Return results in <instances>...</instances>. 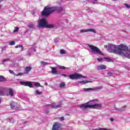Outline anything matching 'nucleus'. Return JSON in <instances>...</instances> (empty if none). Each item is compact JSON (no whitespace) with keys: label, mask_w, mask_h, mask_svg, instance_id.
<instances>
[{"label":"nucleus","mask_w":130,"mask_h":130,"mask_svg":"<svg viewBox=\"0 0 130 130\" xmlns=\"http://www.w3.org/2000/svg\"><path fill=\"white\" fill-rule=\"evenodd\" d=\"M8 121L9 122H14V120H13V118H9L7 119Z\"/></svg>","instance_id":"nucleus-35"},{"label":"nucleus","mask_w":130,"mask_h":130,"mask_svg":"<svg viewBox=\"0 0 130 130\" xmlns=\"http://www.w3.org/2000/svg\"><path fill=\"white\" fill-rule=\"evenodd\" d=\"M94 101H98V100H95Z\"/></svg>","instance_id":"nucleus-51"},{"label":"nucleus","mask_w":130,"mask_h":130,"mask_svg":"<svg viewBox=\"0 0 130 130\" xmlns=\"http://www.w3.org/2000/svg\"><path fill=\"white\" fill-rule=\"evenodd\" d=\"M28 27L30 28H33L35 27V25L33 24H30L28 25Z\"/></svg>","instance_id":"nucleus-32"},{"label":"nucleus","mask_w":130,"mask_h":130,"mask_svg":"<svg viewBox=\"0 0 130 130\" xmlns=\"http://www.w3.org/2000/svg\"><path fill=\"white\" fill-rule=\"evenodd\" d=\"M105 59H106L108 62L111 61V59L108 57H105Z\"/></svg>","instance_id":"nucleus-40"},{"label":"nucleus","mask_w":130,"mask_h":130,"mask_svg":"<svg viewBox=\"0 0 130 130\" xmlns=\"http://www.w3.org/2000/svg\"><path fill=\"white\" fill-rule=\"evenodd\" d=\"M41 63L43 66H47V64H49V62H45V61H42V62H41Z\"/></svg>","instance_id":"nucleus-26"},{"label":"nucleus","mask_w":130,"mask_h":130,"mask_svg":"<svg viewBox=\"0 0 130 130\" xmlns=\"http://www.w3.org/2000/svg\"><path fill=\"white\" fill-rule=\"evenodd\" d=\"M113 1H117V0H113Z\"/></svg>","instance_id":"nucleus-52"},{"label":"nucleus","mask_w":130,"mask_h":130,"mask_svg":"<svg viewBox=\"0 0 130 130\" xmlns=\"http://www.w3.org/2000/svg\"><path fill=\"white\" fill-rule=\"evenodd\" d=\"M9 73L10 74H11L12 75H14L15 76V75H16V74L15 73V72H14V71H12V70H9Z\"/></svg>","instance_id":"nucleus-38"},{"label":"nucleus","mask_w":130,"mask_h":130,"mask_svg":"<svg viewBox=\"0 0 130 130\" xmlns=\"http://www.w3.org/2000/svg\"><path fill=\"white\" fill-rule=\"evenodd\" d=\"M32 70V67H26L24 69V74H28L29 72H31Z\"/></svg>","instance_id":"nucleus-15"},{"label":"nucleus","mask_w":130,"mask_h":130,"mask_svg":"<svg viewBox=\"0 0 130 130\" xmlns=\"http://www.w3.org/2000/svg\"><path fill=\"white\" fill-rule=\"evenodd\" d=\"M80 32L82 33H85V32H88V30L81 29Z\"/></svg>","instance_id":"nucleus-39"},{"label":"nucleus","mask_w":130,"mask_h":130,"mask_svg":"<svg viewBox=\"0 0 130 130\" xmlns=\"http://www.w3.org/2000/svg\"><path fill=\"white\" fill-rule=\"evenodd\" d=\"M38 26L39 28H53L54 27V24H48L46 22L45 18H42L38 24Z\"/></svg>","instance_id":"nucleus-2"},{"label":"nucleus","mask_w":130,"mask_h":130,"mask_svg":"<svg viewBox=\"0 0 130 130\" xmlns=\"http://www.w3.org/2000/svg\"><path fill=\"white\" fill-rule=\"evenodd\" d=\"M61 105L62 104L59 103V104L53 103L52 105H48L47 106L49 107V108H54L56 109L57 108H59V107H61Z\"/></svg>","instance_id":"nucleus-10"},{"label":"nucleus","mask_w":130,"mask_h":130,"mask_svg":"<svg viewBox=\"0 0 130 130\" xmlns=\"http://www.w3.org/2000/svg\"><path fill=\"white\" fill-rule=\"evenodd\" d=\"M54 8V12H58V13H61L63 10L62 7H53Z\"/></svg>","instance_id":"nucleus-14"},{"label":"nucleus","mask_w":130,"mask_h":130,"mask_svg":"<svg viewBox=\"0 0 130 130\" xmlns=\"http://www.w3.org/2000/svg\"><path fill=\"white\" fill-rule=\"evenodd\" d=\"M108 51L111 53H115L120 55H123L128 58H130V48L122 44L120 45H115L113 44H109Z\"/></svg>","instance_id":"nucleus-1"},{"label":"nucleus","mask_w":130,"mask_h":130,"mask_svg":"<svg viewBox=\"0 0 130 130\" xmlns=\"http://www.w3.org/2000/svg\"><path fill=\"white\" fill-rule=\"evenodd\" d=\"M88 83H92V81L83 80L81 81H78V84H87Z\"/></svg>","instance_id":"nucleus-18"},{"label":"nucleus","mask_w":130,"mask_h":130,"mask_svg":"<svg viewBox=\"0 0 130 130\" xmlns=\"http://www.w3.org/2000/svg\"><path fill=\"white\" fill-rule=\"evenodd\" d=\"M0 82H5V78L4 76H0Z\"/></svg>","instance_id":"nucleus-31"},{"label":"nucleus","mask_w":130,"mask_h":130,"mask_svg":"<svg viewBox=\"0 0 130 130\" xmlns=\"http://www.w3.org/2000/svg\"><path fill=\"white\" fill-rule=\"evenodd\" d=\"M68 77H69L71 80H78L82 78H87V76H83V75L78 73H75L74 74L68 75Z\"/></svg>","instance_id":"nucleus-5"},{"label":"nucleus","mask_w":130,"mask_h":130,"mask_svg":"<svg viewBox=\"0 0 130 130\" xmlns=\"http://www.w3.org/2000/svg\"><path fill=\"white\" fill-rule=\"evenodd\" d=\"M97 60H98V61H102V60H103V59L101 58H98Z\"/></svg>","instance_id":"nucleus-43"},{"label":"nucleus","mask_w":130,"mask_h":130,"mask_svg":"<svg viewBox=\"0 0 130 130\" xmlns=\"http://www.w3.org/2000/svg\"><path fill=\"white\" fill-rule=\"evenodd\" d=\"M88 2H90L92 3V4H93V5H95V4H97V0H88Z\"/></svg>","instance_id":"nucleus-27"},{"label":"nucleus","mask_w":130,"mask_h":130,"mask_svg":"<svg viewBox=\"0 0 130 130\" xmlns=\"http://www.w3.org/2000/svg\"><path fill=\"white\" fill-rule=\"evenodd\" d=\"M101 89H103V86H98L94 87L93 88H83L82 91L84 92H89V91H96L97 90H101Z\"/></svg>","instance_id":"nucleus-7"},{"label":"nucleus","mask_w":130,"mask_h":130,"mask_svg":"<svg viewBox=\"0 0 130 130\" xmlns=\"http://www.w3.org/2000/svg\"><path fill=\"white\" fill-rule=\"evenodd\" d=\"M54 12V7H48L46 6L44 8V10L42 12V16H49L51 13Z\"/></svg>","instance_id":"nucleus-4"},{"label":"nucleus","mask_w":130,"mask_h":130,"mask_svg":"<svg viewBox=\"0 0 130 130\" xmlns=\"http://www.w3.org/2000/svg\"><path fill=\"white\" fill-rule=\"evenodd\" d=\"M60 54H65L66 51L63 49H61V50H60Z\"/></svg>","instance_id":"nucleus-29"},{"label":"nucleus","mask_w":130,"mask_h":130,"mask_svg":"<svg viewBox=\"0 0 130 130\" xmlns=\"http://www.w3.org/2000/svg\"><path fill=\"white\" fill-rule=\"evenodd\" d=\"M108 76H109V77H111V76H112V73L111 72H108L107 74Z\"/></svg>","instance_id":"nucleus-42"},{"label":"nucleus","mask_w":130,"mask_h":130,"mask_svg":"<svg viewBox=\"0 0 130 130\" xmlns=\"http://www.w3.org/2000/svg\"><path fill=\"white\" fill-rule=\"evenodd\" d=\"M16 44V42L15 41H11L9 43V45H15Z\"/></svg>","instance_id":"nucleus-33"},{"label":"nucleus","mask_w":130,"mask_h":130,"mask_svg":"<svg viewBox=\"0 0 130 130\" xmlns=\"http://www.w3.org/2000/svg\"><path fill=\"white\" fill-rule=\"evenodd\" d=\"M110 121H114V119H113V118H110Z\"/></svg>","instance_id":"nucleus-47"},{"label":"nucleus","mask_w":130,"mask_h":130,"mask_svg":"<svg viewBox=\"0 0 130 130\" xmlns=\"http://www.w3.org/2000/svg\"><path fill=\"white\" fill-rule=\"evenodd\" d=\"M107 47H108V46L107 45H105L104 46L105 48H107Z\"/></svg>","instance_id":"nucleus-48"},{"label":"nucleus","mask_w":130,"mask_h":130,"mask_svg":"<svg viewBox=\"0 0 130 130\" xmlns=\"http://www.w3.org/2000/svg\"><path fill=\"white\" fill-rule=\"evenodd\" d=\"M32 84L34 85L36 87H41L42 88H43V86L42 85H40V83L38 82H32Z\"/></svg>","instance_id":"nucleus-20"},{"label":"nucleus","mask_w":130,"mask_h":130,"mask_svg":"<svg viewBox=\"0 0 130 130\" xmlns=\"http://www.w3.org/2000/svg\"><path fill=\"white\" fill-rule=\"evenodd\" d=\"M87 32H92L93 33H96V31L94 29L90 28L87 30Z\"/></svg>","instance_id":"nucleus-24"},{"label":"nucleus","mask_w":130,"mask_h":130,"mask_svg":"<svg viewBox=\"0 0 130 130\" xmlns=\"http://www.w3.org/2000/svg\"><path fill=\"white\" fill-rule=\"evenodd\" d=\"M15 29L13 31L14 33H16V32H18L19 31V27H15Z\"/></svg>","instance_id":"nucleus-36"},{"label":"nucleus","mask_w":130,"mask_h":130,"mask_svg":"<svg viewBox=\"0 0 130 130\" xmlns=\"http://www.w3.org/2000/svg\"><path fill=\"white\" fill-rule=\"evenodd\" d=\"M93 130H111V129H108L107 128H100L99 129H94Z\"/></svg>","instance_id":"nucleus-25"},{"label":"nucleus","mask_w":130,"mask_h":130,"mask_svg":"<svg viewBox=\"0 0 130 130\" xmlns=\"http://www.w3.org/2000/svg\"><path fill=\"white\" fill-rule=\"evenodd\" d=\"M52 70L51 73L52 75H60V72H58L56 67H50Z\"/></svg>","instance_id":"nucleus-13"},{"label":"nucleus","mask_w":130,"mask_h":130,"mask_svg":"<svg viewBox=\"0 0 130 130\" xmlns=\"http://www.w3.org/2000/svg\"><path fill=\"white\" fill-rule=\"evenodd\" d=\"M36 94L37 95H41V94H42V91H39L38 90H37L36 91Z\"/></svg>","instance_id":"nucleus-30"},{"label":"nucleus","mask_w":130,"mask_h":130,"mask_svg":"<svg viewBox=\"0 0 130 130\" xmlns=\"http://www.w3.org/2000/svg\"><path fill=\"white\" fill-rule=\"evenodd\" d=\"M58 119L60 120V121H62V120H64V117H59Z\"/></svg>","instance_id":"nucleus-34"},{"label":"nucleus","mask_w":130,"mask_h":130,"mask_svg":"<svg viewBox=\"0 0 130 130\" xmlns=\"http://www.w3.org/2000/svg\"><path fill=\"white\" fill-rule=\"evenodd\" d=\"M10 106L12 109H14L15 110H18L19 109H21V106L19 105L17 103L13 102L10 104Z\"/></svg>","instance_id":"nucleus-9"},{"label":"nucleus","mask_w":130,"mask_h":130,"mask_svg":"<svg viewBox=\"0 0 130 130\" xmlns=\"http://www.w3.org/2000/svg\"><path fill=\"white\" fill-rule=\"evenodd\" d=\"M45 86H47V83H45Z\"/></svg>","instance_id":"nucleus-50"},{"label":"nucleus","mask_w":130,"mask_h":130,"mask_svg":"<svg viewBox=\"0 0 130 130\" xmlns=\"http://www.w3.org/2000/svg\"><path fill=\"white\" fill-rule=\"evenodd\" d=\"M54 41H55V42L56 43H57V42H58V39H55L54 40Z\"/></svg>","instance_id":"nucleus-46"},{"label":"nucleus","mask_w":130,"mask_h":130,"mask_svg":"<svg viewBox=\"0 0 130 130\" xmlns=\"http://www.w3.org/2000/svg\"><path fill=\"white\" fill-rule=\"evenodd\" d=\"M8 93L10 96H11V97L14 96L15 95V94L14 93V90L12 88H9L8 89Z\"/></svg>","instance_id":"nucleus-17"},{"label":"nucleus","mask_w":130,"mask_h":130,"mask_svg":"<svg viewBox=\"0 0 130 130\" xmlns=\"http://www.w3.org/2000/svg\"><path fill=\"white\" fill-rule=\"evenodd\" d=\"M89 47L94 54H101V50L98 47L93 45H89Z\"/></svg>","instance_id":"nucleus-6"},{"label":"nucleus","mask_w":130,"mask_h":130,"mask_svg":"<svg viewBox=\"0 0 130 130\" xmlns=\"http://www.w3.org/2000/svg\"><path fill=\"white\" fill-rule=\"evenodd\" d=\"M66 86V83L64 82H62L59 85V88H63V87Z\"/></svg>","instance_id":"nucleus-23"},{"label":"nucleus","mask_w":130,"mask_h":130,"mask_svg":"<svg viewBox=\"0 0 130 130\" xmlns=\"http://www.w3.org/2000/svg\"><path fill=\"white\" fill-rule=\"evenodd\" d=\"M60 126L61 124L59 123H55L53 126L52 130H60Z\"/></svg>","instance_id":"nucleus-12"},{"label":"nucleus","mask_w":130,"mask_h":130,"mask_svg":"<svg viewBox=\"0 0 130 130\" xmlns=\"http://www.w3.org/2000/svg\"><path fill=\"white\" fill-rule=\"evenodd\" d=\"M24 73H18L17 76H22V75H23Z\"/></svg>","instance_id":"nucleus-45"},{"label":"nucleus","mask_w":130,"mask_h":130,"mask_svg":"<svg viewBox=\"0 0 130 130\" xmlns=\"http://www.w3.org/2000/svg\"><path fill=\"white\" fill-rule=\"evenodd\" d=\"M34 52H36V49L35 48L31 47L27 51L26 55H27V56H31L32 54H34Z\"/></svg>","instance_id":"nucleus-11"},{"label":"nucleus","mask_w":130,"mask_h":130,"mask_svg":"<svg viewBox=\"0 0 130 130\" xmlns=\"http://www.w3.org/2000/svg\"><path fill=\"white\" fill-rule=\"evenodd\" d=\"M2 103V99L0 98V104Z\"/></svg>","instance_id":"nucleus-49"},{"label":"nucleus","mask_w":130,"mask_h":130,"mask_svg":"<svg viewBox=\"0 0 130 130\" xmlns=\"http://www.w3.org/2000/svg\"><path fill=\"white\" fill-rule=\"evenodd\" d=\"M61 76H62L63 77H64L65 78L67 77H69V75H66V74H61Z\"/></svg>","instance_id":"nucleus-44"},{"label":"nucleus","mask_w":130,"mask_h":130,"mask_svg":"<svg viewBox=\"0 0 130 130\" xmlns=\"http://www.w3.org/2000/svg\"><path fill=\"white\" fill-rule=\"evenodd\" d=\"M6 90L5 88H3L1 90H0V96H5L6 95V93L5 91Z\"/></svg>","instance_id":"nucleus-19"},{"label":"nucleus","mask_w":130,"mask_h":130,"mask_svg":"<svg viewBox=\"0 0 130 130\" xmlns=\"http://www.w3.org/2000/svg\"><path fill=\"white\" fill-rule=\"evenodd\" d=\"M9 60H10V59L7 58V59L3 60V62H6V61H9Z\"/></svg>","instance_id":"nucleus-41"},{"label":"nucleus","mask_w":130,"mask_h":130,"mask_svg":"<svg viewBox=\"0 0 130 130\" xmlns=\"http://www.w3.org/2000/svg\"><path fill=\"white\" fill-rule=\"evenodd\" d=\"M124 108H125V106H124L121 109H116V110H117L118 111H124V110H125Z\"/></svg>","instance_id":"nucleus-22"},{"label":"nucleus","mask_w":130,"mask_h":130,"mask_svg":"<svg viewBox=\"0 0 130 130\" xmlns=\"http://www.w3.org/2000/svg\"><path fill=\"white\" fill-rule=\"evenodd\" d=\"M15 47V48H19V47H20L21 48V51H24V47L22 45H17Z\"/></svg>","instance_id":"nucleus-21"},{"label":"nucleus","mask_w":130,"mask_h":130,"mask_svg":"<svg viewBox=\"0 0 130 130\" xmlns=\"http://www.w3.org/2000/svg\"><path fill=\"white\" fill-rule=\"evenodd\" d=\"M102 104H95L94 105L82 104L80 105V108H92L93 109H101Z\"/></svg>","instance_id":"nucleus-3"},{"label":"nucleus","mask_w":130,"mask_h":130,"mask_svg":"<svg viewBox=\"0 0 130 130\" xmlns=\"http://www.w3.org/2000/svg\"><path fill=\"white\" fill-rule=\"evenodd\" d=\"M58 68L60 70H66V69H67V68L64 67V66H58Z\"/></svg>","instance_id":"nucleus-28"},{"label":"nucleus","mask_w":130,"mask_h":130,"mask_svg":"<svg viewBox=\"0 0 130 130\" xmlns=\"http://www.w3.org/2000/svg\"><path fill=\"white\" fill-rule=\"evenodd\" d=\"M96 68L98 71H100L101 70H106V66L104 64L100 65L98 66Z\"/></svg>","instance_id":"nucleus-16"},{"label":"nucleus","mask_w":130,"mask_h":130,"mask_svg":"<svg viewBox=\"0 0 130 130\" xmlns=\"http://www.w3.org/2000/svg\"><path fill=\"white\" fill-rule=\"evenodd\" d=\"M20 85L22 86H25L29 87V88H33V84H32V82L30 81H20Z\"/></svg>","instance_id":"nucleus-8"},{"label":"nucleus","mask_w":130,"mask_h":130,"mask_svg":"<svg viewBox=\"0 0 130 130\" xmlns=\"http://www.w3.org/2000/svg\"><path fill=\"white\" fill-rule=\"evenodd\" d=\"M124 5L127 9H129L130 8V5H128L127 4H126V3H125Z\"/></svg>","instance_id":"nucleus-37"}]
</instances>
